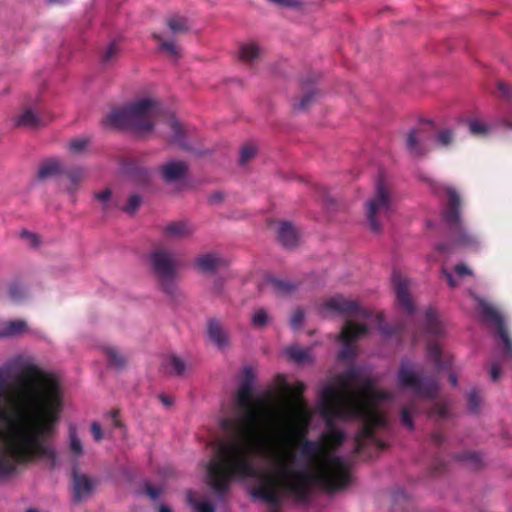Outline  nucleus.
Segmentation results:
<instances>
[{
	"mask_svg": "<svg viewBox=\"0 0 512 512\" xmlns=\"http://www.w3.org/2000/svg\"><path fill=\"white\" fill-rule=\"evenodd\" d=\"M338 381L340 388L327 385L320 392L321 414L327 428L322 435L324 443L302 436L297 440L299 457L291 449L269 456L282 486L300 502L309 500L314 485L335 493L352 481L347 462L332 453L346 439L345 433L335 426V420H359L362 423L355 436V454L371 458L386 447L376 436V429L387 425V418L378 404L392 400V393L376 389L370 378H364L361 388L354 389L352 384L358 381L355 369L340 375Z\"/></svg>",
	"mask_w": 512,
	"mask_h": 512,
	"instance_id": "f257e3e1",
	"label": "nucleus"
},
{
	"mask_svg": "<svg viewBox=\"0 0 512 512\" xmlns=\"http://www.w3.org/2000/svg\"><path fill=\"white\" fill-rule=\"evenodd\" d=\"M62 410V388L53 374L27 364L8 382L7 371L0 368V478L36 459L56 465L47 442Z\"/></svg>",
	"mask_w": 512,
	"mask_h": 512,
	"instance_id": "f03ea898",
	"label": "nucleus"
},
{
	"mask_svg": "<svg viewBox=\"0 0 512 512\" xmlns=\"http://www.w3.org/2000/svg\"><path fill=\"white\" fill-rule=\"evenodd\" d=\"M253 368L246 366L242 381L235 396L240 418H224L220 422L226 439L220 441L210 460V474L216 479L217 488L225 490L231 476H260L254 464L255 442L260 440V428L270 417L267 403L262 398L254 399Z\"/></svg>",
	"mask_w": 512,
	"mask_h": 512,
	"instance_id": "7ed1b4c3",
	"label": "nucleus"
},
{
	"mask_svg": "<svg viewBox=\"0 0 512 512\" xmlns=\"http://www.w3.org/2000/svg\"><path fill=\"white\" fill-rule=\"evenodd\" d=\"M420 179L430 185L434 194L439 196L444 193L447 197L442 216L448 226L450 240L439 243L436 246V250L440 253L452 254L458 247H475L478 244L477 237L470 233L463 225L461 197L458 191L448 184L436 182L427 176H420Z\"/></svg>",
	"mask_w": 512,
	"mask_h": 512,
	"instance_id": "20e7f679",
	"label": "nucleus"
},
{
	"mask_svg": "<svg viewBox=\"0 0 512 512\" xmlns=\"http://www.w3.org/2000/svg\"><path fill=\"white\" fill-rule=\"evenodd\" d=\"M166 115L162 105L152 98H141L124 107L111 110L102 120L105 127L127 129L137 134L153 130L156 121Z\"/></svg>",
	"mask_w": 512,
	"mask_h": 512,
	"instance_id": "39448f33",
	"label": "nucleus"
},
{
	"mask_svg": "<svg viewBox=\"0 0 512 512\" xmlns=\"http://www.w3.org/2000/svg\"><path fill=\"white\" fill-rule=\"evenodd\" d=\"M271 464H273L271 462ZM273 467V474L264 472L256 467V469L260 472V476H245V477H238V476H231L226 481V487L225 490H220L217 488V481L214 479L210 474V462L207 466V476H208V483L211 486V488L214 490V492L218 496H223L226 494L230 489V483L232 480H245L248 478L257 479L260 481V483L255 486L252 489V496L255 498H259L263 500L266 503L271 504L273 507L270 509L269 512H281L278 508V505L281 502V497L279 494V489L284 490L285 492L289 493L281 484L279 480V475L277 469L272 465Z\"/></svg>",
	"mask_w": 512,
	"mask_h": 512,
	"instance_id": "423d86ee",
	"label": "nucleus"
},
{
	"mask_svg": "<svg viewBox=\"0 0 512 512\" xmlns=\"http://www.w3.org/2000/svg\"><path fill=\"white\" fill-rule=\"evenodd\" d=\"M395 211V200L388 183L380 177L374 194L366 203L367 220L374 233H380L383 225Z\"/></svg>",
	"mask_w": 512,
	"mask_h": 512,
	"instance_id": "0eeeda50",
	"label": "nucleus"
},
{
	"mask_svg": "<svg viewBox=\"0 0 512 512\" xmlns=\"http://www.w3.org/2000/svg\"><path fill=\"white\" fill-rule=\"evenodd\" d=\"M149 261L159 280L161 290L174 298L178 291L176 285L178 262L173 253L169 250L157 248L149 255Z\"/></svg>",
	"mask_w": 512,
	"mask_h": 512,
	"instance_id": "6e6552de",
	"label": "nucleus"
},
{
	"mask_svg": "<svg viewBox=\"0 0 512 512\" xmlns=\"http://www.w3.org/2000/svg\"><path fill=\"white\" fill-rule=\"evenodd\" d=\"M397 378L402 388L411 389L417 396L434 398L437 394V380L433 377L418 375L409 363L400 365Z\"/></svg>",
	"mask_w": 512,
	"mask_h": 512,
	"instance_id": "1a4fd4ad",
	"label": "nucleus"
},
{
	"mask_svg": "<svg viewBox=\"0 0 512 512\" xmlns=\"http://www.w3.org/2000/svg\"><path fill=\"white\" fill-rule=\"evenodd\" d=\"M476 300L482 319L485 322L494 324L496 333L503 343L504 356L512 358V340L502 315L484 299L476 297Z\"/></svg>",
	"mask_w": 512,
	"mask_h": 512,
	"instance_id": "9d476101",
	"label": "nucleus"
},
{
	"mask_svg": "<svg viewBox=\"0 0 512 512\" xmlns=\"http://www.w3.org/2000/svg\"><path fill=\"white\" fill-rule=\"evenodd\" d=\"M322 316L326 317L330 313L342 316H356L369 319L372 312L362 308L355 300L347 299L342 296H335L326 300L319 308Z\"/></svg>",
	"mask_w": 512,
	"mask_h": 512,
	"instance_id": "9b49d317",
	"label": "nucleus"
},
{
	"mask_svg": "<svg viewBox=\"0 0 512 512\" xmlns=\"http://www.w3.org/2000/svg\"><path fill=\"white\" fill-rule=\"evenodd\" d=\"M368 332V328L364 324H358L351 320L346 321L340 332V339L343 343V347L339 352V359H351L355 356V349L352 343L365 336Z\"/></svg>",
	"mask_w": 512,
	"mask_h": 512,
	"instance_id": "f8f14e48",
	"label": "nucleus"
},
{
	"mask_svg": "<svg viewBox=\"0 0 512 512\" xmlns=\"http://www.w3.org/2000/svg\"><path fill=\"white\" fill-rule=\"evenodd\" d=\"M392 284L398 304L406 311L407 314H412L415 307L409 291V279L400 272L394 271L392 274Z\"/></svg>",
	"mask_w": 512,
	"mask_h": 512,
	"instance_id": "ddd939ff",
	"label": "nucleus"
},
{
	"mask_svg": "<svg viewBox=\"0 0 512 512\" xmlns=\"http://www.w3.org/2000/svg\"><path fill=\"white\" fill-rule=\"evenodd\" d=\"M207 335L217 348L223 350L230 347L229 333L219 320L215 318L208 320Z\"/></svg>",
	"mask_w": 512,
	"mask_h": 512,
	"instance_id": "4468645a",
	"label": "nucleus"
},
{
	"mask_svg": "<svg viewBox=\"0 0 512 512\" xmlns=\"http://www.w3.org/2000/svg\"><path fill=\"white\" fill-rule=\"evenodd\" d=\"M426 354L428 360L433 362L438 370L447 369L452 365V356L443 353L439 344L435 341L428 342Z\"/></svg>",
	"mask_w": 512,
	"mask_h": 512,
	"instance_id": "2eb2a0df",
	"label": "nucleus"
},
{
	"mask_svg": "<svg viewBox=\"0 0 512 512\" xmlns=\"http://www.w3.org/2000/svg\"><path fill=\"white\" fill-rule=\"evenodd\" d=\"M197 268L204 273H213L216 270L228 266L226 259L216 253L200 255L196 259Z\"/></svg>",
	"mask_w": 512,
	"mask_h": 512,
	"instance_id": "dca6fc26",
	"label": "nucleus"
},
{
	"mask_svg": "<svg viewBox=\"0 0 512 512\" xmlns=\"http://www.w3.org/2000/svg\"><path fill=\"white\" fill-rule=\"evenodd\" d=\"M94 488V484L91 479L84 475L74 473L73 475V491H74V501L81 502L87 496H89Z\"/></svg>",
	"mask_w": 512,
	"mask_h": 512,
	"instance_id": "f3484780",
	"label": "nucleus"
},
{
	"mask_svg": "<svg viewBox=\"0 0 512 512\" xmlns=\"http://www.w3.org/2000/svg\"><path fill=\"white\" fill-rule=\"evenodd\" d=\"M406 148L414 156H422L428 151L424 133L420 129L411 130L406 138Z\"/></svg>",
	"mask_w": 512,
	"mask_h": 512,
	"instance_id": "a211bd4d",
	"label": "nucleus"
},
{
	"mask_svg": "<svg viewBox=\"0 0 512 512\" xmlns=\"http://www.w3.org/2000/svg\"><path fill=\"white\" fill-rule=\"evenodd\" d=\"M194 228L186 221H173L163 228V233L171 239H184L192 235Z\"/></svg>",
	"mask_w": 512,
	"mask_h": 512,
	"instance_id": "6ab92c4d",
	"label": "nucleus"
},
{
	"mask_svg": "<svg viewBox=\"0 0 512 512\" xmlns=\"http://www.w3.org/2000/svg\"><path fill=\"white\" fill-rule=\"evenodd\" d=\"M187 169L185 162L172 161L162 166V175L166 182H173L183 178Z\"/></svg>",
	"mask_w": 512,
	"mask_h": 512,
	"instance_id": "aec40b11",
	"label": "nucleus"
},
{
	"mask_svg": "<svg viewBox=\"0 0 512 512\" xmlns=\"http://www.w3.org/2000/svg\"><path fill=\"white\" fill-rule=\"evenodd\" d=\"M167 125L172 131L171 142L179 145L183 149H189L186 143V130L174 115H167Z\"/></svg>",
	"mask_w": 512,
	"mask_h": 512,
	"instance_id": "412c9836",
	"label": "nucleus"
},
{
	"mask_svg": "<svg viewBox=\"0 0 512 512\" xmlns=\"http://www.w3.org/2000/svg\"><path fill=\"white\" fill-rule=\"evenodd\" d=\"M278 240L285 247H294L298 241V235L294 227L289 222H282L278 228Z\"/></svg>",
	"mask_w": 512,
	"mask_h": 512,
	"instance_id": "4be33fe9",
	"label": "nucleus"
},
{
	"mask_svg": "<svg viewBox=\"0 0 512 512\" xmlns=\"http://www.w3.org/2000/svg\"><path fill=\"white\" fill-rule=\"evenodd\" d=\"M43 121L40 116L34 113L32 109H25L19 116L15 119V125L20 127H31L36 128L40 125H43Z\"/></svg>",
	"mask_w": 512,
	"mask_h": 512,
	"instance_id": "5701e85b",
	"label": "nucleus"
},
{
	"mask_svg": "<svg viewBox=\"0 0 512 512\" xmlns=\"http://www.w3.org/2000/svg\"><path fill=\"white\" fill-rule=\"evenodd\" d=\"M266 281L269 285H271L274 292L279 295H288L294 292L298 287L297 283L276 277H267Z\"/></svg>",
	"mask_w": 512,
	"mask_h": 512,
	"instance_id": "b1692460",
	"label": "nucleus"
},
{
	"mask_svg": "<svg viewBox=\"0 0 512 512\" xmlns=\"http://www.w3.org/2000/svg\"><path fill=\"white\" fill-rule=\"evenodd\" d=\"M27 329V324L23 320H13L3 324L0 327V339L18 336Z\"/></svg>",
	"mask_w": 512,
	"mask_h": 512,
	"instance_id": "393cba45",
	"label": "nucleus"
},
{
	"mask_svg": "<svg viewBox=\"0 0 512 512\" xmlns=\"http://www.w3.org/2000/svg\"><path fill=\"white\" fill-rule=\"evenodd\" d=\"M426 332L433 336H440L443 334V325L438 319L437 313L434 309L429 308L426 311Z\"/></svg>",
	"mask_w": 512,
	"mask_h": 512,
	"instance_id": "a878e982",
	"label": "nucleus"
},
{
	"mask_svg": "<svg viewBox=\"0 0 512 512\" xmlns=\"http://www.w3.org/2000/svg\"><path fill=\"white\" fill-rule=\"evenodd\" d=\"M166 24L174 34L186 33L191 29L189 19L180 15H172L168 17Z\"/></svg>",
	"mask_w": 512,
	"mask_h": 512,
	"instance_id": "bb28decb",
	"label": "nucleus"
},
{
	"mask_svg": "<svg viewBox=\"0 0 512 512\" xmlns=\"http://www.w3.org/2000/svg\"><path fill=\"white\" fill-rule=\"evenodd\" d=\"M469 132L476 137H486L495 128L496 124H488L479 119H469L467 121Z\"/></svg>",
	"mask_w": 512,
	"mask_h": 512,
	"instance_id": "cd10ccee",
	"label": "nucleus"
},
{
	"mask_svg": "<svg viewBox=\"0 0 512 512\" xmlns=\"http://www.w3.org/2000/svg\"><path fill=\"white\" fill-rule=\"evenodd\" d=\"M64 173V169L60 161L56 159H50L39 167L38 178L40 180L46 179L50 176Z\"/></svg>",
	"mask_w": 512,
	"mask_h": 512,
	"instance_id": "c85d7f7f",
	"label": "nucleus"
},
{
	"mask_svg": "<svg viewBox=\"0 0 512 512\" xmlns=\"http://www.w3.org/2000/svg\"><path fill=\"white\" fill-rule=\"evenodd\" d=\"M376 321L378 323L379 332L388 337L401 336L404 331V326L401 323L395 325H389L384 322V316L382 313L376 314Z\"/></svg>",
	"mask_w": 512,
	"mask_h": 512,
	"instance_id": "c756f323",
	"label": "nucleus"
},
{
	"mask_svg": "<svg viewBox=\"0 0 512 512\" xmlns=\"http://www.w3.org/2000/svg\"><path fill=\"white\" fill-rule=\"evenodd\" d=\"M163 366L171 375L181 376L186 370L185 362L176 355H170L163 363Z\"/></svg>",
	"mask_w": 512,
	"mask_h": 512,
	"instance_id": "7c9ffc66",
	"label": "nucleus"
},
{
	"mask_svg": "<svg viewBox=\"0 0 512 512\" xmlns=\"http://www.w3.org/2000/svg\"><path fill=\"white\" fill-rule=\"evenodd\" d=\"M152 36L158 42L160 50L175 58L180 56V47L175 43V41L164 40L158 33H153Z\"/></svg>",
	"mask_w": 512,
	"mask_h": 512,
	"instance_id": "2f4dec72",
	"label": "nucleus"
},
{
	"mask_svg": "<svg viewBox=\"0 0 512 512\" xmlns=\"http://www.w3.org/2000/svg\"><path fill=\"white\" fill-rule=\"evenodd\" d=\"M240 59L249 63L257 59L260 55V48L256 43H245L239 49Z\"/></svg>",
	"mask_w": 512,
	"mask_h": 512,
	"instance_id": "473e14b6",
	"label": "nucleus"
},
{
	"mask_svg": "<svg viewBox=\"0 0 512 512\" xmlns=\"http://www.w3.org/2000/svg\"><path fill=\"white\" fill-rule=\"evenodd\" d=\"M104 352L108 358L109 364L117 369H122L125 366V358L119 353L115 347L107 346Z\"/></svg>",
	"mask_w": 512,
	"mask_h": 512,
	"instance_id": "72a5a7b5",
	"label": "nucleus"
},
{
	"mask_svg": "<svg viewBox=\"0 0 512 512\" xmlns=\"http://www.w3.org/2000/svg\"><path fill=\"white\" fill-rule=\"evenodd\" d=\"M68 179L71 182V186L68 188L69 192L73 194L79 187V183L84 178V170L80 167H75L66 172Z\"/></svg>",
	"mask_w": 512,
	"mask_h": 512,
	"instance_id": "f704fd0d",
	"label": "nucleus"
},
{
	"mask_svg": "<svg viewBox=\"0 0 512 512\" xmlns=\"http://www.w3.org/2000/svg\"><path fill=\"white\" fill-rule=\"evenodd\" d=\"M455 459L460 462H465L474 469L479 468L482 464L481 456L476 452H465L462 454H457L455 455Z\"/></svg>",
	"mask_w": 512,
	"mask_h": 512,
	"instance_id": "c9c22d12",
	"label": "nucleus"
},
{
	"mask_svg": "<svg viewBox=\"0 0 512 512\" xmlns=\"http://www.w3.org/2000/svg\"><path fill=\"white\" fill-rule=\"evenodd\" d=\"M287 356L296 363H304L310 359L309 351L298 346H290L286 350Z\"/></svg>",
	"mask_w": 512,
	"mask_h": 512,
	"instance_id": "e433bc0d",
	"label": "nucleus"
},
{
	"mask_svg": "<svg viewBox=\"0 0 512 512\" xmlns=\"http://www.w3.org/2000/svg\"><path fill=\"white\" fill-rule=\"evenodd\" d=\"M429 417L438 420H445L450 417L448 405L444 402L435 403L428 412Z\"/></svg>",
	"mask_w": 512,
	"mask_h": 512,
	"instance_id": "4c0bfd02",
	"label": "nucleus"
},
{
	"mask_svg": "<svg viewBox=\"0 0 512 512\" xmlns=\"http://www.w3.org/2000/svg\"><path fill=\"white\" fill-rule=\"evenodd\" d=\"M417 408L414 402H411L409 405L405 406L401 410V422L404 426H406L409 430L414 429V423L412 415L416 413Z\"/></svg>",
	"mask_w": 512,
	"mask_h": 512,
	"instance_id": "58836bf2",
	"label": "nucleus"
},
{
	"mask_svg": "<svg viewBox=\"0 0 512 512\" xmlns=\"http://www.w3.org/2000/svg\"><path fill=\"white\" fill-rule=\"evenodd\" d=\"M317 92L315 89L308 90L305 95H303L298 102V104L294 105V109L297 111H305L307 110L311 104L316 100Z\"/></svg>",
	"mask_w": 512,
	"mask_h": 512,
	"instance_id": "ea45409f",
	"label": "nucleus"
},
{
	"mask_svg": "<svg viewBox=\"0 0 512 512\" xmlns=\"http://www.w3.org/2000/svg\"><path fill=\"white\" fill-rule=\"evenodd\" d=\"M119 54L118 44L113 41L111 42L105 51L101 54V61L104 64H109L113 62Z\"/></svg>",
	"mask_w": 512,
	"mask_h": 512,
	"instance_id": "a19ab883",
	"label": "nucleus"
},
{
	"mask_svg": "<svg viewBox=\"0 0 512 512\" xmlns=\"http://www.w3.org/2000/svg\"><path fill=\"white\" fill-rule=\"evenodd\" d=\"M454 132L452 129H443L436 135V143L441 147H448L453 143Z\"/></svg>",
	"mask_w": 512,
	"mask_h": 512,
	"instance_id": "79ce46f5",
	"label": "nucleus"
},
{
	"mask_svg": "<svg viewBox=\"0 0 512 512\" xmlns=\"http://www.w3.org/2000/svg\"><path fill=\"white\" fill-rule=\"evenodd\" d=\"M142 203V198L138 194H133L129 197L127 204L122 208L124 212L129 215H134Z\"/></svg>",
	"mask_w": 512,
	"mask_h": 512,
	"instance_id": "37998d69",
	"label": "nucleus"
},
{
	"mask_svg": "<svg viewBox=\"0 0 512 512\" xmlns=\"http://www.w3.org/2000/svg\"><path fill=\"white\" fill-rule=\"evenodd\" d=\"M111 194V190L107 188L103 191L95 193L94 195L95 199L102 203V209L105 212L109 211L114 206L111 201Z\"/></svg>",
	"mask_w": 512,
	"mask_h": 512,
	"instance_id": "c03bdc74",
	"label": "nucleus"
},
{
	"mask_svg": "<svg viewBox=\"0 0 512 512\" xmlns=\"http://www.w3.org/2000/svg\"><path fill=\"white\" fill-rule=\"evenodd\" d=\"M257 149L254 145L247 144L242 147L240 151L239 162L241 165H246L251 159L255 157Z\"/></svg>",
	"mask_w": 512,
	"mask_h": 512,
	"instance_id": "a18cd8bd",
	"label": "nucleus"
},
{
	"mask_svg": "<svg viewBox=\"0 0 512 512\" xmlns=\"http://www.w3.org/2000/svg\"><path fill=\"white\" fill-rule=\"evenodd\" d=\"M269 322V316L264 309H258L252 317V325L255 328H263Z\"/></svg>",
	"mask_w": 512,
	"mask_h": 512,
	"instance_id": "49530a36",
	"label": "nucleus"
},
{
	"mask_svg": "<svg viewBox=\"0 0 512 512\" xmlns=\"http://www.w3.org/2000/svg\"><path fill=\"white\" fill-rule=\"evenodd\" d=\"M480 397L478 392L473 389L468 394V409L473 414H478L480 410Z\"/></svg>",
	"mask_w": 512,
	"mask_h": 512,
	"instance_id": "de8ad7c7",
	"label": "nucleus"
},
{
	"mask_svg": "<svg viewBox=\"0 0 512 512\" xmlns=\"http://www.w3.org/2000/svg\"><path fill=\"white\" fill-rule=\"evenodd\" d=\"M9 295L15 301H20L26 296V288L20 283H12L9 286Z\"/></svg>",
	"mask_w": 512,
	"mask_h": 512,
	"instance_id": "09e8293b",
	"label": "nucleus"
},
{
	"mask_svg": "<svg viewBox=\"0 0 512 512\" xmlns=\"http://www.w3.org/2000/svg\"><path fill=\"white\" fill-rule=\"evenodd\" d=\"M87 145H88L87 139L77 138V139L72 140L69 143L68 148L72 153L78 154V153L83 152L86 149Z\"/></svg>",
	"mask_w": 512,
	"mask_h": 512,
	"instance_id": "8fccbe9b",
	"label": "nucleus"
},
{
	"mask_svg": "<svg viewBox=\"0 0 512 512\" xmlns=\"http://www.w3.org/2000/svg\"><path fill=\"white\" fill-rule=\"evenodd\" d=\"M497 89L499 91V96L508 100L512 104V87L503 81H498Z\"/></svg>",
	"mask_w": 512,
	"mask_h": 512,
	"instance_id": "3c124183",
	"label": "nucleus"
},
{
	"mask_svg": "<svg viewBox=\"0 0 512 512\" xmlns=\"http://www.w3.org/2000/svg\"><path fill=\"white\" fill-rule=\"evenodd\" d=\"M70 449L76 455H80L83 450L81 441L79 440L75 433H72L70 435Z\"/></svg>",
	"mask_w": 512,
	"mask_h": 512,
	"instance_id": "603ef678",
	"label": "nucleus"
},
{
	"mask_svg": "<svg viewBox=\"0 0 512 512\" xmlns=\"http://www.w3.org/2000/svg\"><path fill=\"white\" fill-rule=\"evenodd\" d=\"M21 237L27 241V243L31 246V247H36L38 244H39V237L38 235L32 233V232H29V231H23L21 233Z\"/></svg>",
	"mask_w": 512,
	"mask_h": 512,
	"instance_id": "864d4df0",
	"label": "nucleus"
},
{
	"mask_svg": "<svg viewBox=\"0 0 512 512\" xmlns=\"http://www.w3.org/2000/svg\"><path fill=\"white\" fill-rule=\"evenodd\" d=\"M269 2L279 6L287 8H296L300 6L299 0H268Z\"/></svg>",
	"mask_w": 512,
	"mask_h": 512,
	"instance_id": "5fc2aeb1",
	"label": "nucleus"
},
{
	"mask_svg": "<svg viewBox=\"0 0 512 512\" xmlns=\"http://www.w3.org/2000/svg\"><path fill=\"white\" fill-rule=\"evenodd\" d=\"M304 320V312L301 310V309H297L296 311H294L292 317H291V325L298 329L302 322Z\"/></svg>",
	"mask_w": 512,
	"mask_h": 512,
	"instance_id": "6e6d98bb",
	"label": "nucleus"
},
{
	"mask_svg": "<svg viewBox=\"0 0 512 512\" xmlns=\"http://www.w3.org/2000/svg\"><path fill=\"white\" fill-rule=\"evenodd\" d=\"M196 512H214V506L207 501H199L194 503Z\"/></svg>",
	"mask_w": 512,
	"mask_h": 512,
	"instance_id": "4d7b16f0",
	"label": "nucleus"
},
{
	"mask_svg": "<svg viewBox=\"0 0 512 512\" xmlns=\"http://www.w3.org/2000/svg\"><path fill=\"white\" fill-rule=\"evenodd\" d=\"M137 175L139 177L138 183L141 186L146 185L150 181L151 176H150V172L147 169H139L137 171Z\"/></svg>",
	"mask_w": 512,
	"mask_h": 512,
	"instance_id": "13d9d810",
	"label": "nucleus"
},
{
	"mask_svg": "<svg viewBox=\"0 0 512 512\" xmlns=\"http://www.w3.org/2000/svg\"><path fill=\"white\" fill-rule=\"evenodd\" d=\"M107 415L111 418V421H112V424L114 427H116V428L123 427V423L120 420V414H119L118 410H112Z\"/></svg>",
	"mask_w": 512,
	"mask_h": 512,
	"instance_id": "bf43d9fd",
	"label": "nucleus"
},
{
	"mask_svg": "<svg viewBox=\"0 0 512 512\" xmlns=\"http://www.w3.org/2000/svg\"><path fill=\"white\" fill-rule=\"evenodd\" d=\"M91 433L96 441H100L103 438L102 428L97 422L91 424Z\"/></svg>",
	"mask_w": 512,
	"mask_h": 512,
	"instance_id": "052dcab7",
	"label": "nucleus"
},
{
	"mask_svg": "<svg viewBox=\"0 0 512 512\" xmlns=\"http://www.w3.org/2000/svg\"><path fill=\"white\" fill-rule=\"evenodd\" d=\"M454 271L456 272V274L460 277H463V276H466V275H471L472 274V271L463 263H460V264H457L455 267H454Z\"/></svg>",
	"mask_w": 512,
	"mask_h": 512,
	"instance_id": "680f3d73",
	"label": "nucleus"
},
{
	"mask_svg": "<svg viewBox=\"0 0 512 512\" xmlns=\"http://www.w3.org/2000/svg\"><path fill=\"white\" fill-rule=\"evenodd\" d=\"M286 388L292 390L295 396L300 397L305 390V385L302 382H297L293 387L286 385Z\"/></svg>",
	"mask_w": 512,
	"mask_h": 512,
	"instance_id": "e2e57ef3",
	"label": "nucleus"
},
{
	"mask_svg": "<svg viewBox=\"0 0 512 512\" xmlns=\"http://www.w3.org/2000/svg\"><path fill=\"white\" fill-rule=\"evenodd\" d=\"M501 375V367L497 363H493L490 370V377L492 381H497Z\"/></svg>",
	"mask_w": 512,
	"mask_h": 512,
	"instance_id": "0e129e2a",
	"label": "nucleus"
},
{
	"mask_svg": "<svg viewBox=\"0 0 512 512\" xmlns=\"http://www.w3.org/2000/svg\"><path fill=\"white\" fill-rule=\"evenodd\" d=\"M444 440L445 438L441 432L437 431L431 435V441L437 446H440L444 442Z\"/></svg>",
	"mask_w": 512,
	"mask_h": 512,
	"instance_id": "69168bd1",
	"label": "nucleus"
},
{
	"mask_svg": "<svg viewBox=\"0 0 512 512\" xmlns=\"http://www.w3.org/2000/svg\"><path fill=\"white\" fill-rule=\"evenodd\" d=\"M158 398H159L160 402L166 407H170L173 405V402H174L173 399L166 394H160L158 396Z\"/></svg>",
	"mask_w": 512,
	"mask_h": 512,
	"instance_id": "338daca9",
	"label": "nucleus"
},
{
	"mask_svg": "<svg viewBox=\"0 0 512 512\" xmlns=\"http://www.w3.org/2000/svg\"><path fill=\"white\" fill-rule=\"evenodd\" d=\"M442 272L445 275L446 280H447V282H448L450 287L457 286V283H456L455 279L453 278V275L447 269L444 268L442 270Z\"/></svg>",
	"mask_w": 512,
	"mask_h": 512,
	"instance_id": "774afa93",
	"label": "nucleus"
}]
</instances>
